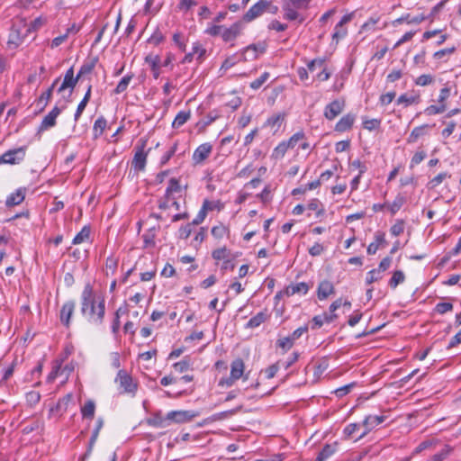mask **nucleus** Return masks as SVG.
Masks as SVG:
<instances>
[{
    "instance_id": "nucleus-43",
    "label": "nucleus",
    "mask_w": 461,
    "mask_h": 461,
    "mask_svg": "<svg viewBox=\"0 0 461 461\" xmlns=\"http://www.w3.org/2000/svg\"><path fill=\"white\" fill-rule=\"evenodd\" d=\"M90 229L87 226L82 228V230L75 236L72 243L77 245L84 242L89 238Z\"/></svg>"
},
{
    "instance_id": "nucleus-12",
    "label": "nucleus",
    "mask_w": 461,
    "mask_h": 461,
    "mask_svg": "<svg viewBox=\"0 0 461 461\" xmlns=\"http://www.w3.org/2000/svg\"><path fill=\"white\" fill-rule=\"evenodd\" d=\"M385 417L383 415H368L363 421L366 429L359 435L358 438L365 437L371 429L383 423Z\"/></svg>"
},
{
    "instance_id": "nucleus-29",
    "label": "nucleus",
    "mask_w": 461,
    "mask_h": 461,
    "mask_svg": "<svg viewBox=\"0 0 461 461\" xmlns=\"http://www.w3.org/2000/svg\"><path fill=\"white\" fill-rule=\"evenodd\" d=\"M95 411V403L92 400H88L81 407V413L84 419L93 420Z\"/></svg>"
},
{
    "instance_id": "nucleus-6",
    "label": "nucleus",
    "mask_w": 461,
    "mask_h": 461,
    "mask_svg": "<svg viewBox=\"0 0 461 461\" xmlns=\"http://www.w3.org/2000/svg\"><path fill=\"white\" fill-rule=\"evenodd\" d=\"M270 7V1L259 0L258 3L253 5L248 12L244 14L243 19L246 22H251L254 19L260 16L267 9Z\"/></svg>"
},
{
    "instance_id": "nucleus-52",
    "label": "nucleus",
    "mask_w": 461,
    "mask_h": 461,
    "mask_svg": "<svg viewBox=\"0 0 461 461\" xmlns=\"http://www.w3.org/2000/svg\"><path fill=\"white\" fill-rule=\"evenodd\" d=\"M381 121L379 119H365L363 127L368 131H374L380 127Z\"/></svg>"
},
{
    "instance_id": "nucleus-9",
    "label": "nucleus",
    "mask_w": 461,
    "mask_h": 461,
    "mask_svg": "<svg viewBox=\"0 0 461 461\" xmlns=\"http://www.w3.org/2000/svg\"><path fill=\"white\" fill-rule=\"evenodd\" d=\"M146 140H142L141 145L136 147V151L132 159V167L135 170L142 171L145 168L148 152L144 150Z\"/></svg>"
},
{
    "instance_id": "nucleus-3",
    "label": "nucleus",
    "mask_w": 461,
    "mask_h": 461,
    "mask_svg": "<svg viewBox=\"0 0 461 461\" xmlns=\"http://www.w3.org/2000/svg\"><path fill=\"white\" fill-rule=\"evenodd\" d=\"M115 383L119 384L122 389V393L134 394L137 391L138 384L132 379V377L124 369H120L115 377Z\"/></svg>"
},
{
    "instance_id": "nucleus-54",
    "label": "nucleus",
    "mask_w": 461,
    "mask_h": 461,
    "mask_svg": "<svg viewBox=\"0 0 461 461\" xmlns=\"http://www.w3.org/2000/svg\"><path fill=\"white\" fill-rule=\"evenodd\" d=\"M222 29H223L222 25L212 24V25L208 26L206 28V30L204 31V32L212 37H216V36L221 37Z\"/></svg>"
},
{
    "instance_id": "nucleus-1",
    "label": "nucleus",
    "mask_w": 461,
    "mask_h": 461,
    "mask_svg": "<svg viewBox=\"0 0 461 461\" xmlns=\"http://www.w3.org/2000/svg\"><path fill=\"white\" fill-rule=\"evenodd\" d=\"M81 313L94 323L102 324L104 321L105 314L104 298L97 297L89 283L84 286L81 294Z\"/></svg>"
},
{
    "instance_id": "nucleus-4",
    "label": "nucleus",
    "mask_w": 461,
    "mask_h": 461,
    "mask_svg": "<svg viewBox=\"0 0 461 461\" xmlns=\"http://www.w3.org/2000/svg\"><path fill=\"white\" fill-rule=\"evenodd\" d=\"M26 153V147H20L9 149L0 157V164L14 165L23 160Z\"/></svg>"
},
{
    "instance_id": "nucleus-57",
    "label": "nucleus",
    "mask_w": 461,
    "mask_h": 461,
    "mask_svg": "<svg viewBox=\"0 0 461 461\" xmlns=\"http://www.w3.org/2000/svg\"><path fill=\"white\" fill-rule=\"evenodd\" d=\"M448 176H449L446 172L439 173L438 176H436L434 178H432L429 181V187L430 188L437 187L439 184H441L443 182V180H445Z\"/></svg>"
},
{
    "instance_id": "nucleus-15",
    "label": "nucleus",
    "mask_w": 461,
    "mask_h": 461,
    "mask_svg": "<svg viewBox=\"0 0 461 461\" xmlns=\"http://www.w3.org/2000/svg\"><path fill=\"white\" fill-rule=\"evenodd\" d=\"M79 78L77 76H74V68L73 67L69 68L67 72L65 73L63 82L61 83L60 86L58 88V92L60 93L64 91L67 88L72 89L76 86L77 81Z\"/></svg>"
},
{
    "instance_id": "nucleus-11",
    "label": "nucleus",
    "mask_w": 461,
    "mask_h": 461,
    "mask_svg": "<svg viewBox=\"0 0 461 461\" xmlns=\"http://www.w3.org/2000/svg\"><path fill=\"white\" fill-rule=\"evenodd\" d=\"M243 29L240 22L234 23L230 27H224L221 32V39L224 42H230L236 40V38L241 33Z\"/></svg>"
},
{
    "instance_id": "nucleus-35",
    "label": "nucleus",
    "mask_w": 461,
    "mask_h": 461,
    "mask_svg": "<svg viewBox=\"0 0 461 461\" xmlns=\"http://www.w3.org/2000/svg\"><path fill=\"white\" fill-rule=\"evenodd\" d=\"M192 52L196 55V60L198 63H202L204 60L206 50L199 41H195L192 46Z\"/></svg>"
},
{
    "instance_id": "nucleus-40",
    "label": "nucleus",
    "mask_w": 461,
    "mask_h": 461,
    "mask_svg": "<svg viewBox=\"0 0 461 461\" xmlns=\"http://www.w3.org/2000/svg\"><path fill=\"white\" fill-rule=\"evenodd\" d=\"M173 41L176 47L183 52L186 50V39L182 32H176L173 34Z\"/></svg>"
},
{
    "instance_id": "nucleus-20",
    "label": "nucleus",
    "mask_w": 461,
    "mask_h": 461,
    "mask_svg": "<svg viewBox=\"0 0 461 461\" xmlns=\"http://www.w3.org/2000/svg\"><path fill=\"white\" fill-rule=\"evenodd\" d=\"M335 289L331 282L328 280L321 281L317 289V295L320 300H324L334 294Z\"/></svg>"
},
{
    "instance_id": "nucleus-22",
    "label": "nucleus",
    "mask_w": 461,
    "mask_h": 461,
    "mask_svg": "<svg viewBox=\"0 0 461 461\" xmlns=\"http://www.w3.org/2000/svg\"><path fill=\"white\" fill-rule=\"evenodd\" d=\"M432 126L429 124H423L418 127H415L411 134L409 135L407 139L408 143H414L420 139V137L428 134V131L429 129H431Z\"/></svg>"
},
{
    "instance_id": "nucleus-31",
    "label": "nucleus",
    "mask_w": 461,
    "mask_h": 461,
    "mask_svg": "<svg viewBox=\"0 0 461 461\" xmlns=\"http://www.w3.org/2000/svg\"><path fill=\"white\" fill-rule=\"evenodd\" d=\"M106 120L103 116H100L95 120L93 127L94 139H97L103 134L106 128Z\"/></svg>"
},
{
    "instance_id": "nucleus-48",
    "label": "nucleus",
    "mask_w": 461,
    "mask_h": 461,
    "mask_svg": "<svg viewBox=\"0 0 461 461\" xmlns=\"http://www.w3.org/2000/svg\"><path fill=\"white\" fill-rule=\"evenodd\" d=\"M433 81H434L433 76H431L429 74H423L415 79V84L417 86H429V85L432 84Z\"/></svg>"
},
{
    "instance_id": "nucleus-2",
    "label": "nucleus",
    "mask_w": 461,
    "mask_h": 461,
    "mask_svg": "<svg viewBox=\"0 0 461 461\" xmlns=\"http://www.w3.org/2000/svg\"><path fill=\"white\" fill-rule=\"evenodd\" d=\"M310 0H282V9L284 11V18L288 21H295L299 19L298 10L307 9Z\"/></svg>"
},
{
    "instance_id": "nucleus-13",
    "label": "nucleus",
    "mask_w": 461,
    "mask_h": 461,
    "mask_svg": "<svg viewBox=\"0 0 461 461\" xmlns=\"http://www.w3.org/2000/svg\"><path fill=\"white\" fill-rule=\"evenodd\" d=\"M212 147L210 143H203L196 148L193 154V161L194 164H201L211 154Z\"/></svg>"
},
{
    "instance_id": "nucleus-55",
    "label": "nucleus",
    "mask_w": 461,
    "mask_h": 461,
    "mask_svg": "<svg viewBox=\"0 0 461 461\" xmlns=\"http://www.w3.org/2000/svg\"><path fill=\"white\" fill-rule=\"evenodd\" d=\"M202 207L207 212L208 211H213L215 209L220 211L222 206L219 201L204 200Z\"/></svg>"
},
{
    "instance_id": "nucleus-60",
    "label": "nucleus",
    "mask_w": 461,
    "mask_h": 461,
    "mask_svg": "<svg viewBox=\"0 0 461 461\" xmlns=\"http://www.w3.org/2000/svg\"><path fill=\"white\" fill-rule=\"evenodd\" d=\"M452 310L453 304L451 303H438L435 307V311L439 314H445Z\"/></svg>"
},
{
    "instance_id": "nucleus-58",
    "label": "nucleus",
    "mask_w": 461,
    "mask_h": 461,
    "mask_svg": "<svg viewBox=\"0 0 461 461\" xmlns=\"http://www.w3.org/2000/svg\"><path fill=\"white\" fill-rule=\"evenodd\" d=\"M450 92H451L450 87H448V86L443 87L439 92V95L438 98V104H447V100L450 96Z\"/></svg>"
},
{
    "instance_id": "nucleus-63",
    "label": "nucleus",
    "mask_w": 461,
    "mask_h": 461,
    "mask_svg": "<svg viewBox=\"0 0 461 461\" xmlns=\"http://www.w3.org/2000/svg\"><path fill=\"white\" fill-rule=\"evenodd\" d=\"M404 230V222L402 221H397L392 227H391V233L393 236H399L401 235Z\"/></svg>"
},
{
    "instance_id": "nucleus-61",
    "label": "nucleus",
    "mask_w": 461,
    "mask_h": 461,
    "mask_svg": "<svg viewBox=\"0 0 461 461\" xmlns=\"http://www.w3.org/2000/svg\"><path fill=\"white\" fill-rule=\"evenodd\" d=\"M165 37L159 30H156L149 37V42L154 45H158L164 41Z\"/></svg>"
},
{
    "instance_id": "nucleus-44",
    "label": "nucleus",
    "mask_w": 461,
    "mask_h": 461,
    "mask_svg": "<svg viewBox=\"0 0 461 461\" xmlns=\"http://www.w3.org/2000/svg\"><path fill=\"white\" fill-rule=\"evenodd\" d=\"M95 66V60L85 62L81 66V68H80V69H79V71H78V73L77 75V77L80 78V77H82L83 76H85L86 74H90L93 71Z\"/></svg>"
},
{
    "instance_id": "nucleus-27",
    "label": "nucleus",
    "mask_w": 461,
    "mask_h": 461,
    "mask_svg": "<svg viewBox=\"0 0 461 461\" xmlns=\"http://www.w3.org/2000/svg\"><path fill=\"white\" fill-rule=\"evenodd\" d=\"M212 256L215 260H223L225 264H230V250L226 247L213 250Z\"/></svg>"
},
{
    "instance_id": "nucleus-26",
    "label": "nucleus",
    "mask_w": 461,
    "mask_h": 461,
    "mask_svg": "<svg viewBox=\"0 0 461 461\" xmlns=\"http://www.w3.org/2000/svg\"><path fill=\"white\" fill-rule=\"evenodd\" d=\"M269 315L266 311L260 312L252 317L246 324V328L254 329L260 326L263 322H265L268 319Z\"/></svg>"
},
{
    "instance_id": "nucleus-17",
    "label": "nucleus",
    "mask_w": 461,
    "mask_h": 461,
    "mask_svg": "<svg viewBox=\"0 0 461 461\" xmlns=\"http://www.w3.org/2000/svg\"><path fill=\"white\" fill-rule=\"evenodd\" d=\"M356 120V115L353 113H348L342 116L335 125V131L339 132H344L351 129Z\"/></svg>"
},
{
    "instance_id": "nucleus-8",
    "label": "nucleus",
    "mask_w": 461,
    "mask_h": 461,
    "mask_svg": "<svg viewBox=\"0 0 461 461\" xmlns=\"http://www.w3.org/2000/svg\"><path fill=\"white\" fill-rule=\"evenodd\" d=\"M345 108L344 99H336L328 104L324 109V116L327 120L332 121L342 113Z\"/></svg>"
},
{
    "instance_id": "nucleus-53",
    "label": "nucleus",
    "mask_w": 461,
    "mask_h": 461,
    "mask_svg": "<svg viewBox=\"0 0 461 461\" xmlns=\"http://www.w3.org/2000/svg\"><path fill=\"white\" fill-rule=\"evenodd\" d=\"M269 73L264 72L258 78L255 79L250 83V87L252 89H258L261 87V86L268 79Z\"/></svg>"
},
{
    "instance_id": "nucleus-19",
    "label": "nucleus",
    "mask_w": 461,
    "mask_h": 461,
    "mask_svg": "<svg viewBox=\"0 0 461 461\" xmlns=\"http://www.w3.org/2000/svg\"><path fill=\"white\" fill-rule=\"evenodd\" d=\"M309 288L310 287L308 284L305 282L292 284L285 288L284 294L286 296H292L295 294H306L309 291Z\"/></svg>"
},
{
    "instance_id": "nucleus-47",
    "label": "nucleus",
    "mask_w": 461,
    "mask_h": 461,
    "mask_svg": "<svg viewBox=\"0 0 461 461\" xmlns=\"http://www.w3.org/2000/svg\"><path fill=\"white\" fill-rule=\"evenodd\" d=\"M51 99L50 91L43 92L37 100V105L40 107V111H43L48 105L49 101Z\"/></svg>"
},
{
    "instance_id": "nucleus-45",
    "label": "nucleus",
    "mask_w": 461,
    "mask_h": 461,
    "mask_svg": "<svg viewBox=\"0 0 461 461\" xmlns=\"http://www.w3.org/2000/svg\"><path fill=\"white\" fill-rule=\"evenodd\" d=\"M451 452L449 446H445L438 453L433 455L430 461H444Z\"/></svg>"
},
{
    "instance_id": "nucleus-30",
    "label": "nucleus",
    "mask_w": 461,
    "mask_h": 461,
    "mask_svg": "<svg viewBox=\"0 0 461 461\" xmlns=\"http://www.w3.org/2000/svg\"><path fill=\"white\" fill-rule=\"evenodd\" d=\"M336 452V445L326 444L319 452L315 461H325Z\"/></svg>"
},
{
    "instance_id": "nucleus-37",
    "label": "nucleus",
    "mask_w": 461,
    "mask_h": 461,
    "mask_svg": "<svg viewBox=\"0 0 461 461\" xmlns=\"http://www.w3.org/2000/svg\"><path fill=\"white\" fill-rule=\"evenodd\" d=\"M148 423L150 426L157 427V428H165L169 426V422L167 420V416L162 417L160 415H155L154 417L150 418L148 420Z\"/></svg>"
},
{
    "instance_id": "nucleus-24",
    "label": "nucleus",
    "mask_w": 461,
    "mask_h": 461,
    "mask_svg": "<svg viewBox=\"0 0 461 461\" xmlns=\"http://www.w3.org/2000/svg\"><path fill=\"white\" fill-rule=\"evenodd\" d=\"M245 365L241 358H237L231 362L230 375L232 379H240L244 373Z\"/></svg>"
},
{
    "instance_id": "nucleus-5",
    "label": "nucleus",
    "mask_w": 461,
    "mask_h": 461,
    "mask_svg": "<svg viewBox=\"0 0 461 461\" xmlns=\"http://www.w3.org/2000/svg\"><path fill=\"white\" fill-rule=\"evenodd\" d=\"M267 44L265 42H258L257 44H250L241 51V59L243 61L254 60L259 54L266 51Z\"/></svg>"
},
{
    "instance_id": "nucleus-32",
    "label": "nucleus",
    "mask_w": 461,
    "mask_h": 461,
    "mask_svg": "<svg viewBox=\"0 0 461 461\" xmlns=\"http://www.w3.org/2000/svg\"><path fill=\"white\" fill-rule=\"evenodd\" d=\"M191 117V112L190 111H180L176 116L175 117L172 127L173 128H179L183 126Z\"/></svg>"
},
{
    "instance_id": "nucleus-51",
    "label": "nucleus",
    "mask_w": 461,
    "mask_h": 461,
    "mask_svg": "<svg viewBox=\"0 0 461 461\" xmlns=\"http://www.w3.org/2000/svg\"><path fill=\"white\" fill-rule=\"evenodd\" d=\"M173 367L177 373H184L190 368V361L186 358L182 359L173 365Z\"/></svg>"
},
{
    "instance_id": "nucleus-38",
    "label": "nucleus",
    "mask_w": 461,
    "mask_h": 461,
    "mask_svg": "<svg viewBox=\"0 0 461 461\" xmlns=\"http://www.w3.org/2000/svg\"><path fill=\"white\" fill-rule=\"evenodd\" d=\"M447 104H431L425 108V114L431 116L444 113L447 110Z\"/></svg>"
},
{
    "instance_id": "nucleus-50",
    "label": "nucleus",
    "mask_w": 461,
    "mask_h": 461,
    "mask_svg": "<svg viewBox=\"0 0 461 461\" xmlns=\"http://www.w3.org/2000/svg\"><path fill=\"white\" fill-rule=\"evenodd\" d=\"M305 138L303 131H298L294 133L287 141V145L290 149H294L297 143Z\"/></svg>"
},
{
    "instance_id": "nucleus-18",
    "label": "nucleus",
    "mask_w": 461,
    "mask_h": 461,
    "mask_svg": "<svg viewBox=\"0 0 461 461\" xmlns=\"http://www.w3.org/2000/svg\"><path fill=\"white\" fill-rule=\"evenodd\" d=\"M426 16L423 14L411 16L410 14H406L402 15L401 17L395 19L392 22L393 26L396 27L403 23L408 24H420L423 21H425Z\"/></svg>"
},
{
    "instance_id": "nucleus-14",
    "label": "nucleus",
    "mask_w": 461,
    "mask_h": 461,
    "mask_svg": "<svg viewBox=\"0 0 461 461\" xmlns=\"http://www.w3.org/2000/svg\"><path fill=\"white\" fill-rule=\"evenodd\" d=\"M76 303L74 301L66 302L60 310V321L66 327H69L70 319L74 313Z\"/></svg>"
},
{
    "instance_id": "nucleus-23",
    "label": "nucleus",
    "mask_w": 461,
    "mask_h": 461,
    "mask_svg": "<svg viewBox=\"0 0 461 461\" xmlns=\"http://www.w3.org/2000/svg\"><path fill=\"white\" fill-rule=\"evenodd\" d=\"M285 113H278L276 114H274L267 120V122H265V126L270 127L276 132L280 129L283 122L285 121Z\"/></svg>"
},
{
    "instance_id": "nucleus-7",
    "label": "nucleus",
    "mask_w": 461,
    "mask_h": 461,
    "mask_svg": "<svg viewBox=\"0 0 461 461\" xmlns=\"http://www.w3.org/2000/svg\"><path fill=\"white\" fill-rule=\"evenodd\" d=\"M353 13L345 14L341 18V20L336 24L334 32L332 33V41H336V43H338L340 40L347 36L348 29L346 25L353 19Z\"/></svg>"
},
{
    "instance_id": "nucleus-10",
    "label": "nucleus",
    "mask_w": 461,
    "mask_h": 461,
    "mask_svg": "<svg viewBox=\"0 0 461 461\" xmlns=\"http://www.w3.org/2000/svg\"><path fill=\"white\" fill-rule=\"evenodd\" d=\"M62 109L58 107L57 105L52 108V110L42 119L39 129L38 133L43 132L56 125V120L58 116L61 113Z\"/></svg>"
},
{
    "instance_id": "nucleus-39",
    "label": "nucleus",
    "mask_w": 461,
    "mask_h": 461,
    "mask_svg": "<svg viewBox=\"0 0 461 461\" xmlns=\"http://www.w3.org/2000/svg\"><path fill=\"white\" fill-rule=\"evenodd\" d=\"M132 77H133L132 74L124 76L120 80V82L118 83L117 86L113 90V92L115 94H117V95L122 94V92H124L127 89L129 84L131 83Z\"/></svg>"
},
{
    "instance_id": "nucleus-64",
    "label": "nucleus",
    "mask_w": 461,
    "mask_h": 461,
    "mask_svg": "<svg viewBox=\"0 0 461 461\" xmlns=\"http://www.w3.org/2000/svg\"><path fill=\"white\" fill-rule=\"evenodd\" d=\"M426 158V152L423 150L417 151L411 160V167L420 164Z\"/></svg>"
},
{
    "instance_id": "nucleus-56",
    "label": "nucleus",
    "mask_w": 461,
    "mask_h": 461,
    "mask_svg": "<svg viewBox=\"0 0 461 461\" xmlns=\"http://www.w3.org/2000/svg\"><path fill=\"white\" fill-rule=\"evenodd\" d=\"M122 312H124V311H122V308H119L115 312L114 320H113V324H112V331L114 334H116L119 331V329H120V326H121L120 316H121V313H122Z\"/></svg>"
},
{
    "instance_id": "nucleus-25",
    "label": "nucleus",
    "mask_w": 461,
    "mask_h": 461,
    "mask_svg": "<svg viewBox=\"0 0 461 461\" xmlns=\"http://www.w3.org/2000/svg\"><path fill=\"white\" fill-rule=\"evenodd\" d=\"M145 62L150 66L154 78L155 79L158 78V77L160 75V69H159L160 58H159V56L149 54V55L146 56Z\"/></svg>"
},
{
    "instance_id": "nucleus-41",
    "label": "nucleus",
    "mask_w": 461,
    "mask_h": 461,
    "mask_svg": "<svg viewBox=\"0 0 461 461\" xmlns=\"http://www.w3.org/2000/svg\"><path fill=\"white\" fill-rule=\"evenodd\" d=\"M404 279H405V276L402 271H401V270L394 271L393 274V276L391 277V279L389 281V285L393 289H394L398 286V285L403 283Z\"/></svg>"
},
{
    "instance_id": "nucleus-28",
    "label": "nucleus",
    "mask_w": 461,
    "mask_h": 461,
    "mask_svg": "<svg viewBox=\"0 0 461 461\" xmlns=\"http://www.w3.org/2000/svg\"><path fill=\"white\" fill-rule=\"evenodd\" d=\"M104 426V420L103 418H98L95 423V428L94 429L92 432V436L90 438L89 443H88V452H91L93 450V447L98 438L99 432L102 429Z\"/></svg>"
},
{
    "instance_id": "nucleus-34",
    "label": "nucleus",
    "mask_w": 461,
    "mask_h": 461,
    "mask_svg": "<svg viewBox=\"0 0 461 461\" xmlns=\"http://www.w3.org/2000/svg\"><path fill=\"white\" fill-rule=\"evenodd\" d=\"M405 203H406L405 196L399 194L396 195L393 202L392 203L388 204V209L392 214H395Z\"/></svg>"
},
{
    "instance_id": "nucleus-59",
    "label": "nucleus",
    "mask_w": 461,
    "mask_h": 461,
    "mask_svg": "<svg viewBox=\"0 0 461 461\" xmlns=\"http://www.w3.org/2000/svg\"><path fill=\"white\" fill-rule=\"evenodd\" d=\"M381 278H382V276L379 273V270L372 269L366 275V283L367 285H370L375 281H378Z\"/></svg>"
},
{
    "instance_id": "nucleus-33",
    "label": "nucleus",
    "mask_w": 461,
    "mask_h": 461,
    "mask_svg": "<svg viewBox=\"0 0 461 461\" xmlns=\"http://www.w3.org/2000/svg\"><path fill=\"white\" fill-rule=\"evenodd\" d=\"M420 98L419 95H408L403 94L401 95L397 99L398 104H404L405 106H409L412 104H418Z\"/></svg>"
},
{
    "instance_id": "nucleus-42",
    "label": "nucleus",
    "mask_w": 461,
    "mask_h": 461,
    "mask_svg": "<svg viewBox=\"0 0 461 461\" xmlns=\"http://www.w3.org/2000/svg\"><path fill=\"white\" fill-rule=\"evenodd\" d=\"M289 149L286 141H282L274 149L272 157L275 158H282Z\"/></svg>"
},
{
    "instance_id": "nucleus-21",
    "label": "nucleus",
    "mask_w": 461,
    "mask_h": 461,
    "mask_svg": "<svg viewBox=\"0 0 461 461\" xmlns=\"http://www.w3.org/2000/svg\"><path fill=\"white\" fill-rule=\"evenodd\" d=\"M25 188H19L14 193H12L5 201L7 207H13L23 203L25 198Z\"/></svg>"
},
{
    "instance_id": "nucleus-36",
    "label": "nucleus",
    "mask_w": 461,
    "mask_h": 461,
    "mask_svg": "<svg viewBox=\"0 0 461 461\" xmlns=\"http://www.w3.org/2000/svg\"><path fill=\"white\" fill-rule=\"evenodd\" d=\"M181 192V185L179 184V181L176 179V178H171L169 180V183H168V185L167 187V190H166V197L167 199L170 198V196L172 197V194L174 193H180Z\"/></svg>"
},
{
    "instance_id": "nucleus-16",
    "label": "nucleus",
    "mask_w": 461,
    "mask_h": 461,
    "mask_svg": "<svg viewBox=\"0 0 461 461\" xmlns=\"http://www.w3.org/2000/svg\"><path fill=\"white\" fill-rule=\"evenodd\" d=\"M167 418L170 425L172 422L183 423L189 421L192 419V415L187 411H172L167 414Z\"/></svg>"
},
{
    "instance_id": "nucleus-49",
    "label": "nucleus",
    "mask_w": 461,
    "mask_h": 461,
    "mask_svg": "<svg viewBox=\"0 0 461 461\" xmlns=\"http://www.w3.org/2000/svg\"><path fill=\"white\" fill-rule=\"evenodd\" d=\"M228 232L229 229L223 224L214 226L212 229V235L216 239H221Z\"/></svg>"
},
{
    "instance_id": "nucleus-46",
    "label": "nucleus",
    "mask_w": 461,
    "mask_h": 461,
    "mask_svg": "<svg viewBox=\"0 0 461 461\" xmlns=\"http://www.w3.org/2000/svg\"><path fill=\"white\" fill-rule=\"evenodd\" d=\"M72 401H73V395L71 393H68L63 398L59 400V402L57 403V409L59 411H65L68 409V405L72 402Z\"/></svg>"
},
{
    "instance_id": "nucleus-62",
    "label": "nucleus",
    "mask_w": 461,
    "mask_h": 461,
    "mask_svg": "<svg viewBox=\"0 0 461 461\" xmlns=\"http://www.w3.org/2000/svg\"><path fill=\"white\" fill-rule=\"evenodd\" d=\"M41 394L38 392L31 391L26 393V401L30 405H34L40 402Z\"/></svg>"
}]
</instances>
